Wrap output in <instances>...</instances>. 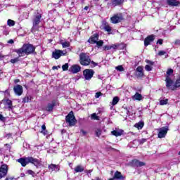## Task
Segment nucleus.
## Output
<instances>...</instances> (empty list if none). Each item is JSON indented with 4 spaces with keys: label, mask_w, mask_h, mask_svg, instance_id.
I'll use <instances>...</instances> for the list:
<instances>
[{
    "label": "nucleus",
    "mask_w": 180,
    "mask_h": 180,
    "mask_svg": "<svg viewBox=\"0 0 180 180\" xmlns=\"http://www.w3.org/2000/svg\"><path fill=\"white\" fill-rule=\"evenodd\" d=\"M18 61H19V57L18 58H15L14 59H11L10 60V62L12 63V64H15L16 63H18Z\"/></svg>",
    "instance_id": "40"
},
{
    "label": "nucleus",
    "mask_w": 180,
    "mask_h": 180,
    "mask_svg": "<svg viewBox=\"0 0 180 180\" xmlns=\"http://www.w3.org/2000/svg\"><path fill=\"white\" fill-rule=\"evenodd\" d=\"M112 50H123L124 45L123 44H114L111 45V49Z\"/></svg>",
    "instance_id": "18"
},
{
    "label": "nucleus",
    "mask_w": 180,
    "mask_h": 180,
    "mask_svg": "<svg viewBox=\"0 0 180 180\" xmlns=\"http://www.w3.org/2000/svg\"><path fill=\"white\" fill-rule=\"evenodd\" d=\"M89 8V7L85 6V7H84V11H88Z\"/></svg>",
    "instance_id": "57"
},
{
    "label": "nucleus",
    "mask_w": 180,
    "mask_h": 180,
    "mask_svg": "<svg viewBox=\"0 0 180 180\" xmlns=\"http://www.w3.org/2000/svg\"><path fill=\"white\" fill-rule=\"evenodd\" d=\"M164 41V40L161 39H159L157 41V44H162V42Z\"/></svg>",
    "instance_id": "50"
},
{
    "label": "nucleus",
    "mask_w": 180,
    "mask_h": 180,
    "mask_svg": "<svg viewBox=\"0 0 180 180\" xmlns=\"http://www.w3.org/2000/svg\"><path fill=\"white\" fill-rule=\"evenodd\" d=\"M4 94H9V91H8V90H6L5 91H4Z\"/></svg>",
    "instance_id": "60"
},
{
    "label": "nucleus",
    "mask_w": 180,
    "mask_h": 180,
    "mask_svg": "<svg viewBox=\"0 0 180 180\" xmlns=\"http://www.w3.org/2000/svg\"><path fill=\"white\" fill-rule=\"evenodd\" d=\"M70 72H72V74H77V72H79L81 71V67L78 65H72L70 68Z\"/></svg>",
    "instance_id": "15"
},
{
    "label": "nucleus",
    "mask_w": 180,
    "mask_h": 180,
    "mask_svg": "<svg viewBox=\"0 0 180 180\" xmlns=\"http://www.w3.org/2000/svg\"><path fill=\"white\" fill-rule=\"evenodd\" d=\"M86 172H87V174H91V172H92V169L86 170Z\"/></svg>",
    "instance_id": "55"
},
{
    "label": "nucleus",
    "mask_w": 180,
    "mask_h": 180,
    "mask_svg": "<svg viewBox=\"0 0 180 180\" xmlns=\"http://www.w3.org/2000/svg\"><path fill=\"white\" fill-rule=\"evenodd\" d=\"M146 141H147V139H142L139 141L140 144H144V143H146Z\"/></svg>",
    "instance_id": "48"
},
{
    "label": "nucleus",
    "mask_w": 180,
    "mask_h": 180,
    "mask_svg": "<svg viewBox=\"0 0 180 180\" xmlns=\"http://www.w3.org/2000/svg\"><path fill=\"white\" fill-rule=\"evenodd\" d=\"M79 61L82 65H89V64H91V67H96V65H98V63L94 61L91 62V58H89V55L85 53H80Z\"/></svg>",
    "instance_id": "3"
},
{
    "label": "nucleus",
    "mask_w": 180,
    "mask_h": 180,
    "mask_svg": "<svg viewBox=\"0 0 180 180\" xmlns=\"http://www.w3.org/2000/svg\"><path fill=\"white\" fill-rule=\"evenodd\" d=\"M41 129H42V130H46V125L43 124L41 126Z\"/></svg>",
    "instance_id": "54"
},
{
    "label": "nucleus",
    "mask_w": 180,
    "mask_h": 180,
    "mask_svg": "<svg viewBox=\"0 0 180 180\" xmlns=\"http://www.w3.org/2000/svg\"><path fill=\"white\" fill-rule=\"evenodd\" d=\"M115 179H113V177L112 178H111V179H110L109 180H114Z\"/></svg>",
    "instance_id": "61"
},
{
    "label": "nucleus",
    "mask_w": 180,
    "mask_h": 180,
    "mask_svg": "<svg viewBox=\"0 0 180 180\" xmlns=\"http://www.w3.org/2000/svg\"><path fill=\"white\" fill-rule=\"evenodd\" d=\"M132 164L135 167H144V165H146V163H144L143 162L139 161L136 159L132 160Z\"/></svg>",
    "instance_id": "23"
},
{
    "label": "nucleus",
    "mask_w": 180,
    "mask_h": 180,
    "mask_svg": "<svg viewBox=\"0 0 180 180\" xmlns=\"http://www.w3.org/2000/svg\"><path fill=\"white\" fill-rule=\"evenodd\" d=\"M65 54H67V51L56 49L55 51L52 53V57L55 58V60H58L60 57L65 56Z\"/></svg>",
    "instance_id": "6"
},
{
    "label": "nucleus",
    "mask_w": 180,
    "mask_h": 180,
    "mask_svg": "<svg viewBox=\"0 0 180 180\" xmlns=\"http://www.w3.org/2000/svg\"><path fill=\"white\" fill-rule=\"evenodd\" d=\"M56 105V101H52L51 103H48L46 108V112H53V109H54V106Z\"/></svg>",
    "instance_id": "12"
},
{
    "label": "nucleus",
    "mask_w": 180,
    "mask_h": 180,
    "mask_svg": "<svg viewBox=\"0 0 180 180\" xmlns=\"http://www.w3.org/2000/svg\"><path fill=\"white\" fill-rule=\"evenodd\" d=\"M126 110H127V115H129V110L127 108H126Z\"/></svg>",
    "instance_id": "58"
},
{
    "label": "nucleus",
    "mask_w": 180,
    "mask_h": 180,
    "mask_svg": "<svg viewBox=\"0 0 180 180\" xmlns=\"http://www.w3.org/2000/svg\"><path fill=\"white\" fill-rule=\"evenodd\" d=\"M8 174V165H3L0 167V179L1 178H4V176H6V174Z\"/></svg>",
    "instance_id": "9"
},
{
    "label": "nucleus",
    "mask_w": 180,
    "mask_h": 180,
    "mask_svg": "<svg viewBox=\"0 0 180 180\" xmlns=\"http://www.w3.org/2000/svg\"><path fill=\"white\" fill-rule=\"evenodd\" d=\"M179 155H180V151L179 152Z\"/></svg>",
    "instance_id": "63"
},
{
    "label": "nucleus",
    "mask_w": 180,
    "mask_h": 180,
    "mask_svg": "<svg viewBox=\"0 0 180 180\" xmlns=\"http://www.w3.org/2000/svg\"><path fill=\"white\" fill-rule=\"evenodd\" d=\"M20 80H19V79H17L15 80V84H18V82H20Z\"/></svg>",
    "instance_id": "56"
},
{
    "label": "nucleus",
    "mask_w": 180,
    "mask_h": 180,
    "mask_svg": "<svg viewBox=\"0 0 180 180\" xmlns=\"http://www.w3.org/2000/svg\"><path fill=\"white\" fill-rule=\"evenodd\" d=\"M102 93L101 92H96V94H95V98H99L100 96H102Z\"/></svg>",
    "instance_id": "45"
},
{
    "label": "nucleus",
    "mask_w": 180,
    "mask_h": 180,
    "mask_svg": "<svg viewBox=\"0 0 180 180\" xmlns=\"http://www.w3.org/2000/svg\"><path fill=\"white\" fill-rule=\"evenodd\" d=\"M145 70L147 71H153V66H151L150 65H146L145 66Z\"/></svg>",
    "instance_id": "39"
},
{
    "label": "nucleus",
    "mask_w": 180,
    "mask_h": 180,
    "mask_svg": "<svg viewBox=\"0 0 180 180\" xmlns=\"http://www.w3.org/2000/svg\"><path fill=\"white\" fill-rule=\"evenodd\" d=\"M32 101V96H27L23 98V102L24 103H27Z\"/></svg>",
    "instance_id": "30"
},
{
    "label": "nucleus",
    "mask_w": 180,
    "mask_h": 180,
    "mask_svg": "<svg viewBox=\"0 0 180 180\" xmlns=\"http://www.w3.org/2000/svg\"><path fill=\"white\" fill-rule=\"evenodd\" d=\"M165 54H167V52L165 51H160L158 53V56H165Z\"/></svg>",
    "instance_id": "44"
},
{
    "label": "nucleus",
    "mask_w": 180,
    "mask_h": 180,
    "mask_svg": "<svg viewBox=\"0 0 180 180\" xmlns=\"http://www.w3.org/2000/svg\"><path fill=\"white\" fill-rule=\"evenodd\" d=\"M49 169H51V171L53 172V171H55V172H58L60 171V165H54L51 164L48 166Z\"/></svg>",
    "instance_id": "17"
},
{
    "label": "nucleus",
    "mask_w": 180,
    "mask_h": 180,
    "mask_svg": "<svg viewBox=\"0 0 180 180\" xmlns=\"http://www.w3.org/2000/svg\"><path fill=\"white\" fill-rule=\"evenodd\" d=\"M60 44H62V46L63 49H66V47H68L70 46V42L69 41H61Z\"/></svg>",
    "instance_id": "34"
},
{
    "label": "nucleus",
    "mask_w": 180,
    "mask_h": 180,
    "mask_svg": "<svg viewBox=\"0 0 180 180\" xmlns=\"http://www.w3.org/2000/svg\"><path fill=\"white\" fill-rule=\"evenodd\" d=\"M25 175V174H21V176H23Z\"/></svg>",
    "instance_id": "62"
},
{
    "label": "nucleus",
    "mask_w": 180,
    "mask_h": 180,
    "mask_svg": "<svg viewBox=\"0 0 180 180\" xmlns=\"http://www.w3.org/2000/svg\"><path fill=\"white\" fill-rule=\"evenodd\" d=\"M62 70L63 71H67L68 70V63H65L62 66Z\"/></svg>",
    "instance_id": "41"
},
{
    "label": "nucleus",
    "mask_w": 180,
    "mask_h": 180,
    "mask_svg": "<svg viewBox=\"0 0 180 180\" xmlns=\"http://www.w3.org/2000/svg\"><path fill=\"white\" fill-rule=\"evenodd\" d=\"M84 168V167L81 166V165H78L75 168V172H83Z\"/></svg>",
    "instance_id": "28"
},
{
    "label": "nucleus",
    "mask_w": 180,
    "mask_h": 180,
    "mask_svg": "<svg viewBox=\"0 0 180 180\" xmlns=\"http://www.w3.org/2000/svg\"><path fill=\"white\" fill-rule=\"evenodd\" d=\"M27 174H29V175H32L33 177L36 176V173H34V172L32 170H27Z\"/></svg>",
    "instance_id": "42"
},
{
    "label": "nucleus",
    "mask_w": 180,
    "mask_h": 180,
    "mask_svg": "<svg viewBox=\"0 0 180 180\" xmlns=\"http://www.w3.org/2000/svg\"><path fill=\"white\" fill-rule=\"evenodd\" d=\"M91 119L92 120H99V116H98V115H96V113H93L91 115Z\"/></svg>",
    "instance_id": "33"
},
{
    "label": "nucleus",
    "mask_w": 180,
    "mask_h": 180,
    "mask_svg": "<svg viewBox=\"0 0 180 180\" xmlns=\"http://www.w3.org/2000/svg\"><path fill=\"white\" fill-rule=\"evenodd\" d=\"M81 133L83 134V136H85V134H86V131L84 129H81Z\"/></svg>",
    "instance_id": "52"
},
{
    "label": "nucleus",
    "mask_w": 180,
    "mask_h": 180,
    "mask_svg": "<svg viewBox=\"0 0 180 180\" xmlns=\"http://www.w3.org/2000/svg\"><path fill=\"white\" fill-rule=\"evenodd\" d=\"M53 70H58L57 66H53Z\"/></svg>",
    "instance_id": "59"
},
{
    "label": "nucleus",
    "mask_w": 180,
    "mask_h": 180,
    "mask_svg": "<svg viewBox=\"0 0 180 180\" xmlns=\"http://www.w3.org/2000/svg\"><path fill=\"white\" fill-rule=\"evenodd\" d=\"M34 50H36V48L32 44H24L21 48L15 50V53L19 57H23L34 53Z\"/></svg>",
    "instance_id": "1"
},
{
    "label": "nucleus",
    "mask_w": 180,
    "mask_h": 180,
    "mask_svg": "<svg viewBox=\"0 0 180 180\" xmlns=\"http://www.w3.org/2000/svg\"><path fill=\"white\" fill-rule=\"evenodd\" d=\"M154 35H150L146 37L144 40V46H149L150 43H153V41H154Z\"/></svg>",
    "instance_id": "16"
},
{
    "label": "nucleus",
    "mask_w": 180,
    "mask_h": 180,
    "mask_svg": "<svg viewBox=\"0 0 180 180\" xmlns=\"http://www.w3.org/2000/svg\"><path fill=\"white\" fill-rule=\"evenodd\" d=\"M7 24H8V26H15V21L12 20H8Z\"/></svg>",
    "instance_id": "37"
},
{
    "label": "nucleus",
    "mask_w": 180,
    "mask_h": 180,
    "mask_svg": "<svg viewBox=\"0 0 180 180\" xmlns=\"http://www.w3.org/2000/svg\"><path fill=\"white\" fill-rule=\"evenodd\" d=\"M103 50H112L111 45H107L103 47Z\"/></svg>",
    "instance_id": "46"
},
{
    "label": "nucleus",
    "mask_w": 180,
    "mask_h": 180,
    "mask_svg": "<svg viewBox=\"0 0 180 180\" xmlns=\"http://www.w3.org/2000/svg\"><path fill=\"white\" fill-rule=\"evenodd\" d=\"M118 103H119V97L117 96L114 97L112 102V106H115V105H117Z\"/></svg>",
    "instance_id": "31"
},
{
    "label": "nucleus",
    "mask_w": 180,
    "mask_h": 180,
    "mask_svg": "<svg viewBox=\"0 0 180 180\" xmlns=\"http://www.w3.org/2000/svg\"><path fill=\"white\" fill-rule=\"evenodd\" d=\"M105 1H108V0H105Z\"/></svg>",
    "instance_id": "64"
},
{
    "label": "nucleus",
    "mask_w": 180,
    "mask_h": 180,
    "mask_svg": "<svg viewBox=\"0 0 180 180\" xmlns=\"http://www.w3.org/2000/svg\"><path fill=\"white\" fill-rule=\"evenodd\" d=\"M96 45L98 47H102V46H103V41L100 40V41H97L96 42Z\"/></svg>",
    "instance_id": "38"
},
{
    "label": "nucleus",
    "mask_w": 180,
    "mask_h": 180,
    "mask_svg": "<svg viewBox=\"0 0 180 180\" xmlns=\"http://www.w3.org/2000/svg\"><path fill=\"white\" fill-rule=\"evenodd\" d=\"M5 120H6V118H5V117H4V115L0 114V121L1 122H5Z\"/></svg>",
    "instance_id": "47"
},
{
    "label": "nucleus",
    "mask_w": 180,
    "mask_h": 180,
    "mask_svg": "<svg viewBox=\"0 0 180 180\" xmlns=\"http://www.w3.org/2000/svg\"><path fill=\"white\" fill-rule=\"evenodd\" d=\"M8 43L9 44H13V39H10V40H8Z\"/></svg>",
    "instance_id": "53"
},
{
    "label": "nucleus",
    "mask_w": 180,
    "mask_h": 180,
    "mask_svg": "<svg viewBox=\"0 0 180 180\" xmlns=\"http://www.w3.org/2000/svg\"><path fill=\"white\" fill-rule=\"evenodd\" d=\"M40 19H41V15L37 14L33 20V26H37L40 23Z\"/></svg>",
    "instance_id": "22"
},
{
    "label": "nucleus",
    "mask_w": 180,
    "mask_h": 180,
    "mask_svg": "<svg viewBox=\"0 0 180 180\" xmlns=\"http://www.w3.org/2000/svg\"><path fill=\"white\" fill-rule=\"evenodd\" d=\"M172 74H174V70L172 69L167 70V77H169L171 78V77L169 75H172Z\"/></svg>",
    "instance_id": "36"
},
{
    "label": "nucleus",
    "mask_w": 180,
    "mask_h": 180,
    "mask_svg": "<svg viewBox=\"0 0 180 180\" xmlns=\"http://www.w3.org/2000/svg\"><path fill=\"white\" fill-rule=\"evenodd\" d=\"M146 63L148 64V65H151L152 67L154 65V62L150 60H146Z\"/></svg>",
    "instance_id": "43"
},
{
    "label": "nucleus",
    "mask_w": 180,
    "mask_h": 180,
    "mask_svg": "<svg viewBox=\"0 0 180 180\" xmlns=\"http://www.w3.org/2000/svg\"><path fill=\"white\" fill-rule=\"evenodd\" d=\"M124 132V131H123V129L115 128V130L111 131V134L115 137H120V136H122Z\"/></svg>",
    "instance_id": "11"
},
{
    "label": "nucleus",
    "mask_w": 180,
    "mask_h": 180,
    "mask_svg": "<svg viewBox=\"0 0 180 180\" xmlns=\"http://www.w3.org/2000/svg\"><path fill=\"white\" fill-rule=\"evenodd\" d=\"M174 44L176 46H179L180 45V40L179 39H176L175 41H174Z\"/></svg>",
    "instance_id": "49"
},
{
    "label": "nucleus",
    "mask_w": 180,
    "mask_h": 180,
    "mask_svg": "<svg viewBox=\"0 0 180 180\" xmlns=\"http://www.w3.org/2000/svg\"><path fill=\"white\" fill-rule=\"evenodd\" d=\"M13 91L15 94V95H18V96H20L22 94H23V87L21 85H16L13 88Z\"/></svg>",
    "instance_id": "10"
},
{
    "label": "nucleus",
    "mask_w": 180,
    "mask_h": 180,
    "mask_svg": "<svg viewBox=\"0 0 180 180\" xmlns=\"http://www.w3.org/2000/svg\"><path fill=\"white\" fill-rule=\"evenodd\" d=\"M96 137H100L101 134H102V129L97 128L95 131Z\"/></svg>",
    "instance_id": "32"
},
{
    "label": "nucleus",
    "mask_w": 180,
    "mask_h": 180,
    "mask_svg": "<svg viewBox=\"0 0 180 180\" xmlns=\"http://www.w3.org/2000/svg\"><path fill=\"white\" fill-rule=\"evenodd\" d=\"M112 178H113V179L123 180L126 177H124L123 175H122V173H120V172L117 171V172H115L114 176Z\"/></svg>",
    "instance_id": "21"
},
{
    "label": "nucleus",
    "mask_w": 180,
    "mask_h": 180,
    "mask_svg": "<svg viewBox=\"0 0 180 180\" xmlns=\"http://www.w3.org/2000/svg\"><path fill=\"white\" fill-rule=\"evenodd\" d=\"M103 29L105 30V32H108V33H110L112 32V27L109 26V24L108 22H103Z\"/></svg>",
    "instance_id": "26"
},
{
    "label": "nucleus",
    "mask_w": 180,
    "mask_h": 180,
    "mask_svg": "<svg viewBox=\"0 0 180 180\" xmlns=\"http://www.w3.org/2000/svg\"><path fill=\"white\" fill-rule=\"evenodd\" d=\"M168 104V98H160V105L162 106Z\"/></svg>",
    "instance_id": "29"
},
{
    "label": "nucleus",
    "mask_w": 180,
    "mask_h": 180,
    "mask_svg": "<svg viewBox=\"0 0 180 180\" xmlns=\"http://www.w3.org/2000/svg\"><path fill=\"white\" fill-rule=\"evenodd\" d=\"M94 74H95V71L92 69H86L83 71V76L86 81L91 80Z\"/></svg>",
    "instance_id": "5"
},
{
    "label": "nucleus",
    "mask_w": 180,
    "mask_h": 180,
    "mask_svg": "<svg viewBox=\"0 0 180 180\" xmlns=\"http://www.w3.org/2000/svg\"><path fill=\"white\" fill-rule=\"evenodd\" d=\"M66 123H68L69 126L72 127L77 124V120L75 119V115H74V112L70 111L65 118Z\"/></svg>",
    "instance_id": "4"
},
{
    "label": "nucleus",
    "mask_w": 180,
    "mask_h": 180,
    "mask_svg": "<svg viewBox=\"0 0 180 180\" xmlns=\"http://www.w3.org/2000/svg\"><path fill=\"white\" fill-rule=\"evenodd\" d=\"M98 40H99V35L98 34H94L91 38L88 40L89 43L91 44H95Z\"/></svg>",
    "instance_id": "13"
},
{
    "label": "nucleus",
    "mask_w": 180,
    "mask_h": 180,
    "mask_svg": "<svg viewBox=\"0 0 180 180\" xmlns=\"http://www.w3.org/2000/svg\"><path fill=\"white\" fill-rule=\"evenodd\" d=\"M110 20L114 24L119 23L123 20V15L122 13L115 14L110 18Z\"/></svg>",
    "instance_id": "7"
},
{
    "label": "nucleus",
    "mask_w": 180,
    "mask_h": 180,
    "mask_svg": "<svg viewBox=\"0 0 180 180\" xmlns=\"http://www.w3.org/2000/svg\"><path fill=\"white\" fill-rule=\"evenodd\" d=\"M18 162L21 164L22 167H26L27 164H33L37 168L41 165V162L33 157H27V158H22L17 160Z\"/></svg>",
    "instance_id": "2"
},
{
    "label": "nucleus",
    "mask_w": 180,
    "mask_h": 180,
    "mask_svg": "<svg viewBox=\"0 0 180 180\" xmlns=\"http://www.w3.org/2000/svg\"><path fill=\"white\" fill-rule=\"evenodd\" d=\"M5 180H16L15 177H7Z\"/></svg>",
    "instance_id": "51"
},
{
    "label": "nucleus",
    "mask_w": 180,
    "mask_h": 180,
    "mask_svg": "<svg viewBox=\"0 0 180 180\" xmlns=\"http://www.w3.org/2000/svg\"><path fill=\"white\" fill-rule=\"evenodd\" d=\"M158 136L159 139H164L167 136V134L168 133V127H162L159 129Z\"/></svg>",
    "instance_id": "8"
},
{
    "label": "nucleus",
    "mask_w": 180,
    "mask_h": 180,
    "mask_svg": "<svg viewBox=\"0 0 180 180\" xmlns=\"http://www.w3.org/2000/svg\"><path fill=\"white\" fill-rule=\"evenodd\" d=\"M169 6H180V1L178 0H167Z\"/></svg>",
    "instance_id": "14"
},
{
    "label": "nucleus",
    "mask_w": 180,
    "mask_h": 180,
    "mask_svg": "<svg viewBox=\"0 0 180 180\" xmlns=\"http://www.w3.org/2000/svg\"><path fill=\"white\" fill-rule=\"evenodd\" d=\"M133 101H141L143 99V96L139 93H136L134 96H132Z\"/></svg>",
    "instance_id": "25"
},
{
    "label": "nucleus",
    "mask_w": 180,
    "mask_h": 180,
    "mask_svg": "<svg viewBox=\"0 0 180 180\" xmlns=\"http://www.w3.org/2000/svg\"><path fill=\"white\" fill-rule=\"evenodd\" d=\"M124 2V0H112V6H119V5H122Z\"/></svg>",
    "instance_id": "24"
},
{
    "label": "nucleus",
    "mask_w": 180,
    "mask_h": 180,
    "mask_svg": "<svg viewBox=\"0 0 180 180\" xmlns=\"http://www.w3.org/2000/svg\"><path fill=\"white\" fill-rule=\"evenodd\" d=\"M115 70H117V71H120V72H122V71H124V68H123V66L122 65H119L115 68Z\"/></svg>",
    "instance_id": "35"
},
{
    "label": "nucleus",
    "mask_w": 180,
    "mask_h": 180,
    "mask_svg": "<svg viewBox=\"0 0 180 180\" xmlns=\"http://www.w3.org/2000/svg\"><path fill=\"white\" fill-rule=\"evenodd\" d=\"M4 105H5L6 108H7L8 109H12L13 105H12V101L9 100V99H4L2 101Z\"/></svg>",
    "instance_id": "19"
},
{
    "label": "nucleus",
    "mask_w": 180,
    "mask_h": 180,
    "mask_svg": "<svg viewBox=\"0 0 180 180\" xmlns=\"http://www.w3.org/2000/svg\"><path fill=\"white\" fill-rule=\"evenodd\" d=\"M143 75H144V72H143V67L139 66L136 68V77L138 78H141L142 77H143Z\"/></svg>",
    "instance_id": "20"
},
{
    "label": "nucleus",
    "mask_w": 180,
    "mask_h": 180,
    "mask_svg": "<svg viewBox=\"0 0 180 180\" xmlns=\"http://www.w3.org/2000/svg\"><path fill=\"white\" fill-rule=\"evenodd\" d=\"M134 127L138 129V130H141V129H143V127H144V122H139L135 124Z\"/></svg>",
    "instance_id": "27"
}]
</instances>
